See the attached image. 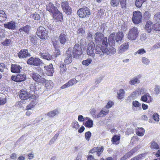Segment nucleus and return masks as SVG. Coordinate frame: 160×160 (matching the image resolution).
Returning a JSON list of instances; mask_svg holds the SVG:
<instances>
[{
    "instance_id": "f257e3e1",
    "label": "nucleus",
    "mask_w": 160,
    "mask_h": 160,
    "mask_svg": "<svg viewBox=\"0 0 160 160\" xmlns=\"http://www.w3.org/2000/svg\"><path fill=\"white\" fill-rule=\"evenodd\" d=\"M46 9L47 10L52 14L54 18L57 19H62V14L52 3H49L47 4Z\"/></svg>"
},
{
    "instance_id": "f03ea898",
    "label": "nucleus",
    "mask_w": 160,
    "mask_h": 160,
    "mask_svg": "<svg viewBox=\"0 0 160 160\" xmlns=\"http://www.w3.org/2000/svg\"><path fill=\"white\" fill-rule=\"evenodd\" d=\"M95 42L97 44H102L106 46L108 45L107 39L104 37V35L101 32H96L94 35Z\"/></svg>"
},
{
    "instance_id": "7ed1b4c3",
    "label": "nucleus",
    "mask_w": 160,
    "mask_h": 160,
    "mask_svg": "<svg viewBox=\"0 0 160 160\" xmlns=\"http://www.w3.org/2000/svg\"><path fill=\"white\" fill-rule=\"evenodd\" d=\"M77 13L80 17L82 18L88 17L91 14L90 9L86 7L78 10Z\"/></svg>"
},
{
    "instance_id": "20e7f679",
    "label": "nucleus",
    "mask_w": 160,
    "mask_h": 160,
    "mask_svg": "<svg viewBox=\"0 0 160 160\" xmlns=\"http://www.w3.org/2000/svg\"><path fill=\"white\" fill-rule=\"evenodd\" d=\"M139 31L136 27H133L129 30L128 34V38L130 40H134L136 39L138 36Z\"/></svg>"
},
{
    "instance_id": "39448f33",
    "label": "nucleus",
    "mask_w": 160,
    "mask_h": 160,
    "mask_svg": "<svg viewBox=\"0 0 160 160\" xmlns=\"http://www.w3.org/2000/svg\"><path fill=\"white\" fill-rule=\"evenodd\" d=\"M72 52L75 58H79L82 53V49L80 46L78 44H75L73 48Z\"/></svg>"
},
{
    "instance_id": "423d86ee",
    "label": "nucleus",
    "mask_w": 160,
    "mask_h": 160,
    "mask_svg": "<svg viewBox=\"0 0 160 160\" xmlns=\"http://www.w3.org/2000/svg\"><path fill=\"white\" fill-rule=\"evenodd\" d=\"M142 18L141 13L139 11H135L133 12L132 21L134 23L138 24L140 23Z\"/></svg>"
},
{
    "instance_id": "0eeeda50",
    "label": "nucleus",
    "mask_w": 160,
    "mask_h": 160,
    "mask_svg": "<svg viewBox=\"0 0 160 160\" xmlns=\"http://www.w3.org/2000/svg\"><path fill=\"white\" fill-rule=\"evenodd\" d=\"M48 34V31L42 27H40L37 29V34L42 39H44Z\"/></svg>"
},
{
    "instance_id": "6e6552de",
    "label": "nucleus",
    "mask_w": 160,
    "mask_h": 160,
    "mask_svg": "<svg viewBox=\"0 0 160 160\" xmlns=\"http://www.w3.org/2000/svg\"><path fill=\"white\" fill-rule=\"evenodd\" d=\"M71 51H72V48H69L66 51V54L65 55V58L64 59V62L66 64H68L72 62V56L71 54Z\"/></svg>"
},
{
    "instance_id": "1a4fd4ad",
    "label": "nucleus",
    "mask_w": 160,
    "mask_h": 160,
    "mask_svg": "<svg viewBox=\"0 0 160 160\" xmlns=\"http://www.w3.org/2000/svg\"><path fill=\"white\" fill-rule=\"evenodd\" d=\"M95 47V44L93 42L91 41L88 44L87 49V54L92 57H94L95 56L93 51Z\"/></svg>"
},
{
    "instance_id": "9d476101",
    "label": "nucleus",
    "mask_w": 160,
    "mask_h": 160,
    "mask_svg": "<svg viewBox=\"0 0 160 160\" xmlns=\"http://www.w3.org/2000/svg\"><path fill=\"white\" fill-rule=\"evenodd\" d=\"M30 76L34 81L41 83H43L45 81V79L42 77L39 74L32 72L30 74Z\"/></svg>"
},
{
    "instance_id": "9b49d317",
    "label": "nucleus",
    "mask_w": 160,
    "mask_h": 160,
    "mask_svg": "<svg viewBox=\"0 0 160 160\" xmlns=\"http://www.w3.org/2000/svg\"><path fill=\"white\" fill-rule=\"evenodd\" d=\"M11 78L13 81L20 82L25 81L26 79V77L25 74L20 73L16 76H12Z\"/></svg>"
},
{
    "instance_id": "f8f14e48",
    "label": "nucleus",
    "mask_w": 160,
    "mask_h": 160,
    "mask_svg": "<svg viewBox=\"0 0 160 160\" xmlns=\"http://www.w3.org/2000/svg\"><path fill=\"white\" fill-rule=\"evenodd\" d=\"M107 46V47H105L104 50L103 51L104 53H106L108 55H111L115 53L116 52L115 48L112 46L110 45L108 46V44Z\"/></svg>"
},
{
    "instance_id": "ddd939ff",
    "label": "nucleus",
    "mask_w": 160,
    "mask_h": 160,
    "mask_svg": "<svg viewBox=\"0 0 160 160\" xmlns=\"http://www.w3.org/2000/svg\"><path fill=\"white\" fill-rule=\"evenodd\" d=\"M141 77V75H138L131 78L129 81L128 83L131 85H135L140 82V79Z\"/></svg>"
},
{
    "instance_id": "4468645a",
    "label": "nucleus",
    "mask_w": 160,
    "mask_h": 160,
    "mask_svg": "<svg viewBox=\"0 0 160 160\" xmlns=\"http://www.w3.org/2000/svg\"><path fill=\"white\" fill-rule=\"evenodd\" d=\"M62 7L63 11L67 15H69L71 14L72 12L71 9L69 6L67 2H62Z\"/></svg>"
},
{
    "instance_id": "2eb2a0df",
    "label": "nucleus",
    "mask_w": 160,
    "mask_h": 160,
    "mask_svg": "<svg viewBox=\"0 0 160 160\" xmlns=\"http://www.w3.org/2000/svg\"><path fill=\"white\" fill-rule=\"evenodd\" d=\"M30 53L28 52L27 49H22L18 53V56L20 58H24L30 56Z\"/></svg>"
},
{
    "instance_id": "dca6fc26",
    "label": "nucleus",
    "mask_w": 160,
    "mask_h": 160,
    "mask_svg": "<svg viewBox=\"0 0 160 160\" xmlns=\"http://www.w3.org/2000/svg\"><path fill=\"white\" fill-rule=\"evenodd\" d=\"M105 45H103L102 44H98L96 45L95 51V52L99 55H101L104 53L103 50L104 49L105 47H107Z\"/></svg>"
},
{
    "instance_id": "f3484780",
    "label": "nucleus",
    "mask_w": 160,
    "mask_h": 160,
    "mask_svg": "<svg viewBox=\"0 0 160 160\" xmlns=\"http://www.w3.org/2000/svg\"><path fill=\"white\" fill-rule=\"evenodd\" d=\"M45 70L46 71L47 74L49 76H52L54 72L53 65L52 64L44 67Z\"/></svg>"
},
{
    "instance_id": "a211bd4d",
    "label": "nucleus",
    "mask_w": 160,
    "mask_h": 160,
    "mask_svg": "<svg viewBox=\"0 0 160 160\" xmlns=\"http://www.w3.org/2000/svg\"><path fill=\"white\" fill-rule=\"evenodd\" d=\"M78 81L75 78H72L68 82L65 83L64 85L62 86L61 88L63 89L66 88L71 86L74 84H76L77 83Z\"/></svg>"
},
{
    "instance_id": "6ab92c4d",
    "label": "nucleus",
    "mask_w": 160,
    "mask_h": 160,
    "mask_svg": "<svg viewBox=\"0 0 160 160\" xmlns=\"http://www.w3.org/2000/svg\"><path fill=\"white\" fill-rule=\"evenodd\" d=\"M129 47V44L128 43H125L121 45L119 47L118 50V52L119 53H122L125 52L128 49Z\"/></svg>"
},
{
    "instance_id": "aec40b11",
    "label": "nucleus",
    "mask_w": 160,
    "mask_h": 160,
    "mask_svg": "<svg viewBox=\"0 0 160 160\" xmlns=\"http://www.w3.org/2000/svg\"><path fill=\"white\" fill-rule=\"evenodd\" d=\"M29 94L26 91L21 90L19 93L20 98L22 100H26L29 98Z\"/></svg>"
},
{
    "instance_id": "412c9836",
    "label": "nucleus",
    "mask_w": 160,
    "mask_h": 160,
    "mask_svg": "<svg viewBox=\"0 0 160 160\" xmlns=\"http://www.w3.org/2000/svg\"><path fill=\"white\" fill-rule=\"evenodd\" d=\"M4 27L9 29L14 30L16 28L15 22L13 21L4 24Z\"/></svg>"
},
{
    "instance_id": "4be33fe9",
    "label": "nucleus",
    "mask_w": 160,
    "mask_h": 160,
    "mask_svg": "<svg viewBox=\"0 0 160 160\" xmlns=\"http://www.w3.org/2000/svg\"><path fill=\"white\" fill-rule=\"evenodd\" d=\"M22 68L21 67L17 64L12 65L11 67V71L13 73H19Z\"/></svg>"
},
{
    "instance_id": "5701e85b",
    "label": "nucleus",
    "mask_w": 160,
    "mask_h": 160,
    "mask_svg": "<svg viewBox=\"0 0 160 160\" xmlns=\"http://www.w3.org/2000/svg\"><path fill=\"white\" fill-rule=\"evenodd\" d=\"M60 112L58 109H56L49 112L47 114V116L51 118H53L56 115H57Z\"/></svg>"
},
{
    "instance_id": "b1692460",
    "label": "nucleus",
    "mask_w": 160,
    "mask_h": 160,
    "mask_svg": "<svg viewBox=\"0 0 160 160\" xmlns=\"http://www.w3.org/2000/svg\"><path fill=\"white\" fill-rule=\"evenodd\" d=\"M152 23L151 21H148L146 22V25L145 26V30L148 33H150L153 29V25H152Z\"/></svg>"
},
{
    "instance_id": "393cba45",
    "label": "nucleus",
    "mask_w": 160,
    "mask_h": 160,
    "mask_svg": "<svg viewBox=\"0 0 160 160\" xmlns=\"http://www.w3.org/2000/svg\"><path fill=\"white\" fill-rule=\"evenodd\" d=\"M123 33L122 32H118L116 36L115 39L116 42L120 43L123 37Z\"/></svg>"
},
{
    "instance_id": "a878e982",
    "label": "nucleus",
    "mask_w": 160,
    "mask_h": 160,
    "mask_svg": "<svg viewBox=\"0 0 160 160\" xmlns=\"http://www.w3.org/2000/svg\"><path fill=\"white\" fill-rule=\"evenodd\" d=\"M109 112V110L105 108H102L101 110L97 114V118H99L104 117L107 115Z\"/></svg>"
},
{
    "instance_id": "bb28decb",
    "label": "nucleus",
    "mask_w": 160,
    "mask_h": 160,
    "mask_svg": "<svg viewBox=\"0 0 160 160\" xmlns=\"http://www.w3.org/2000/svg\"><path fill=\"white\" fill-rule=\"evenodd\" d=\"M30 29V27L29 26L26 25V26L20 28L19 29L20 33L22 34H24L23 32L28 33L29 32V30Z\"/></svg>"
},
{
    "instance_id": "cd10ccee",
    "label": "nucleus",
    "mask_w": 160,
    "mask_h": 160,
    "mask_svg": "<svg viewBox=\"0 0 160 160\" xmlns=\"http://www.w3.org/2000/svg\"><path fill=\"white\" fill-rule=\"evenodd\" d=\"M39 55L43 59L49 60H51L52 58L51 55L47 53H39Z\"/></svg>"
},
{
    "instance_id": "c85d7f7f",
    "label": "nucleus",
    "mask_w": 160,
    "mask_h": 160,
    "mask_svg": "<svg viewBox=\"0 0 160 160\" xmlns=\"http://www.w3.org/2000/svg\"><path fill=\"white\" fill-rule=\"evenodd\" d=\"M44 82L45 83V87L48 90L52 89L53 87V83L52 81L46 80L45 79V81Z\"/></svg>"
},
{
    "instance_id": "c756f323",
    "label": "nucleus",
    "mask_w": 160,
    "mask_h": 160,
    "mask_svg": "<svg viewBox=\"0 0 160 160\" xmlns=\"http://www.w3.org/2000/svg\"><path fill=\"white\" fill-rule=\"evenodd\" d=\"M135 132L137 135L138 136L142 137L144 134L145 130L142 128H137L136 129Z\"/></svg>"
},
{
    "instance_id": "7c9ffc66",
    "label": "nucleus",
    "mask_w": 160,
    "mask_h": 160,
    "mask_svg": "<svg viewBox=\"0 0 160 160\" xmlns=\"http://www.w3.org/2000/svg\"><path fill=\"white\" fill-rule=\"evenodd\" d=\"M38 102V101H31V102L26 107V109L27 110L31 109L33 108Z\"/></svg>"
},
{
    "instance_id": "2f4dec72",
    "label": "nucleus",
    "mask_w": 160,
    "mask_h": 160,
    "mask_svg": "<svg viewBox=\"0 0 160 160\" xmlns=\"http://www.w3.org/2000/svg\"><path fill=\"white\" fill-rule=\"evenodd\" d=\"M44 64L42 61L38 58H34L33 65L39 66Z\"/></svg>"
},
{
    "instance_id": "473e14b6",
    "label": "nucleus",
    "mask_w": 160,
    "mask_h": 160,
    "mask_svg": "<svg viewBox=\"0 0 160 160\" xmlns=\"http://www.w3.org/2000/svg\"><path fill=\"white\" fill-rule=\"evenodd\" d=\"M150 148L152 150H155L159 149V146L156 142L152 141L150 142Z\"/></svg>"
},
{
    "instance_id": "72a5a7b5",
    "label": "nucleus",
    "mask_w": 160,
    "mask_h": 160,
    "mask_svg": "<svg viewBox=\"0 0 160 160\" xmlns=\"http://www.w3.org/2000/svg\"><path fill=\"white\" fill-rule=\"evenodd\" d=\"M120 139V136L114 135L112 139V141L113 144L117 145L119 143Z\"/></svg>"
},
{
    "instance_id": "f704fd0d",
    "label": "nucleus",
    "mask_w": 160,
    "mask_h": 160,
    "mask_svg": "<svg viewBox=\"0 0 160 160\" xmlns=\"http://www.w3.org/2000/svg\"><path fill=\"white\" fill-rule=\"evenodd\" d=\"M6 15L4 12L2 10L0 11V21L2 22L6 20Z\"/></svg>"
},
{
    "instance_id": "c9c22d12",
    "label": "nucleus",
    "mask_w": 160,
    "mask_h": 160,
    "mask_svg": "<svg viewBox=\"0 0 160 160\" xmlns=\"http://www.w3.org/2000/svg\"><path fill=\"white\" fill-rule=\"evenodd\" d=\"M59 40L61 43H65L66 41V35L64 33L61 34L59 36Z\"/></svg>"
},
{
    "instance_id": "e433bc0d",
    "label": "nucleus",
    "mask_w": 160,
    "mask_h": 160,
    "mask_svg": "<svg viewBox=\"0 0 160 160\" xmlns=\"http://www.w3.org/2000/svg\"><path fill=\"white\" fill-rule=\"evenodd\" d=\"M125 91L123 89H120L117 92L118 97V98L121 99L124 96Z\"/></svg>"
},
{
    "instance_id": "4c0bfd02",
    "label": "nucleus",
    "mask_w": 160,
    "mask_h": 160,
    "mask_svg": "<svg viewBox=\"0 0 160 160\" xmlns=\"http://www.w3.org/2000/svg\"><path fill=\"white\" fill-rule=\"evenodd\" d=\"M160 93V86L158 85L155 86L154 88V93L158 95Z\"/></svg>"
},
{
    "instance_id": "58836bf2",
    "label": "nucleus",
    "mask_w": 160,
    "mask_h": 160,
    "mask_svg": "<svg viewBox=\"0 0 160 160\" xmlns=\"http://www.w3.org/2000/svg\"><path fill=\"white\" fill-rule=\"evenodd\" d=\"M146 0H136L135 2V5L138 8L140 7L142 4Z\"/></svg>"
},
{
    "instance_id": "ea45409f",
    "label": "nucleus",
    "mask_w": 160,
    "mask_h": 160,
    "mask_svg": "<svg viewBox=\"0 0 160 160\" xmlns=\"http://www.w3.org/2000/svg\"><path fill=\"white\" fill-rule=\"evenodd\" d=\"M93 124V121L92 120H89L85 123V126L88 128H91L92 127Z\"/></svg>"
},
{
    "instance_id": "a19ab883",
    "label": "nucleus",
    "mask_w": 160,
    "mask_h": 160,
    "mask_svg": "<svg viewBox=\"0 0 160 160\" xmlns=\"http://www.w3.org/2000/svg\"><path fill=\"white\" fill-rule=\"evenodd\" d=\"M111 5L112 7H117L119 4L118 0H111Z\"/></svg>"
},
{
    "instance_id": "79ce46f5",
    "label": "nucleus",
    "mask_w": 160,
    "mask_h": 160,
    "mask_svg": "<svg viewBox=\"0 0 160 160\" xmlns=\"http://www.w3.org/2000/svg\"><path fill=\"white\" fill-rule=\"evenodd\" d=\"M137 150L136 148H133L129 152L126 154V155L128 158L131 157L135 152Z\"/></svg>"
},
{
    "instance_id": "37998d69",
    "label": "nucleus",
    "mask_w": 160,
    "mask_h": 160,
    "mask_svg": "<svg viewBox=\"0 0 160 160\" xmlns=\"http://www.w3.org/2000/svg\"><path fill=\"white\" fill-rule=\"evenodd\" d=\"M132 108L133 109H135V108H138L141 106V104L137 101H134L132 103Z\"/></svg>"
},
{
    "instance_id": "c03bdc74",
    "label": "nucleus",
    "mask_w": 160,
    "mask_h": 160,
    "mask_svg": "<svg viewBox=\"0 0 160 160\" xmlns=\"http://www.w3.org/2000/svg\"><path fill=\"white\" fill-rule=\"evenodd\" d=\"M144 156V154H139L133 158H132L130 160H141Z\"/></svg>"
},
{
    "instance_id": "a18cd8bd",
    "label": "nucleus",
    "mask_w": 160,
    "mask_h": 160,
    "mask_svg": "<svg viewBox=\"0 0 160 160\" xmlns=\"http://www.w3.org/2000/svg\"><path fill=\"white\" fill-rule=\"evenodd\" d=\"M153 30L156 31H160V24L158 23L153 25Z\"/></svg>"
},
{
    "instance_id": "49530a36",
    "label": "nucleus",
    "mask_w": 160,
    "mask_h": 160,
    "mask_svg": "<svg viewBox=\"0 0 160 160\" xmlns=\"http://www.w3.org/2000/svg\"><path fill=\"white\" fill-rule=\"evenodd\" d=\"M60 71L61 73L65 72L66 70L65 65L63 63H61L60 64Z\"/></svg>"
},
{
    "instance_id": "de8ad7c7",
    "label": "nucleus",
    "mask_w": 160,
    "mask_h": 160,
    "mask_svg": "<svg viewBox=\"0 0 160 160\" xmlns=\"http://www.w3.org/2000/svg\"><path fill=\"white\" fill-rule=\"evenodd\" d=\"M121 7L123 9H125L126 6V0H118Z\"/></svg>"
},
{
    "instance_id": "09e8293b",
    "label": "nucleus",
    "mask_w": 160,
    "mask_h": 160,
    "mask_svg": "<svg viewBox=\"0 0 160 160\" xmlns=\"http://www.w3.org/2000/svg\"><path fill=\"white\" fill-rule=\"evenodd\" d=\"M136 92L138 93V94L139 95H140L142 93H143L145 92L144 88H138L136 89Z\"/></svg>"
},
{
    "instance_id": "8fccbe9b",
    "label": "nucleus",
    "mask_w": 160,
    "mask_h": 160,
    "mask_svg": "<svg viewBox=\"0 0 160 160\" xmlns=\"http://www.w3.org/2000/svg\"><path fill=\"white\" fill-rule=\"evenodd\" d=\"M138 93L136 92V90H135L133 91L128 97V98L130 99H132L133 98H134L135 97L138 96Z\"/></svg>"
},
{
    "instance_id": "3c124183",
    "label": "nucleus",
    "mask_w": 160,
    "mask_h": 160,
    "mask_svg": "<svg viewBox=\"0 0 160 160\" xmlns=\"http://www.w3.org/2000/svg\"><path fill=\"white\" fill-rule=\"evenodd\" d=\"M92 62V60L91 59H88L82 61V63L83 65L88 66Z\"/></svg>"
},
{
    "instance_id": "603ef678",
    "label": "nucleus",
    "mask_w": 160,
    "mask_h": 160,
    "mask_svg": "<svg viewBox=\"0 0 160 160\" xmlns=\"http://www.w3.org/2000/svg\"><path fill=\"white\" fill-rule=\"evenodd\" d=\"M115 33L114 32L111 34L109 36L108 38L109 42H112L115 41L114 40Z\"/></svg>"
},
{
    "instance_id": "864d4df0",
    "label": "nucleus",
    "mask_w": 160,
    "mask_h": 160,
    "mask_svg": "<svg viewBox=\"0 0 160 160\" xmlns=\"http://www.w3.org/2000/svg\"><path fill=\"white\" fill-rule=\"evenodd\" d=\"M58 135L59 134H56L54 135V137L53 138H52L50 140V141L49 142V144L50 145L53 144L55 142V141L57 139Z\"/></svg>"
},
{
    "instance_id": "5fc2aeb1",
    "label": "nucleus",
    "mask_w": 160,
    "mask_h": 160,
    "mask_svg": "<svg viewBox=\"0 0 160 160\" xmlns=\"http://www.w3.org/2000/svg\"><path fill=\"white\" fill-rule=\"evenodd\" d=\"M31 41L34 44H36L37 42L38 39L35 37L34 36H31L30 37Z\"/></svg>"
},
{
    "instance_id": "6e6d98bb",
    "label": "nucleus",
    "mask_w": 160,
    "mask_h": 160,
    "mask_svg": "<svg viewBox=\"0 0 160 160\" xmlns=\"http://www.w3.org/2000/svg\"><path fill=\"white\" fill-rule=\"evenodd\" d=\"M154 19L157 22H160V12H157L155 14Z\"/></svg>"
},
{
    "instance_id": "4d7b16f0",
    "label": "nucleus",
    "mask_w": 160,
    "mask_h": 160,
    "mask_svg": "<svg viewBox=\"0 0 160 160\" xmlns=\"http://www.w3.org/2000/svg\"><path fill=\"white\" fill-rule=\"evenodd\" d=\"M77 32L80 35L82 36L84 34L85 31L83 28H79L78 29Z\"/></svg>"
},
{
    "instance_id": "13d9d810",
    "label": "nucleus",
    "mask_w": 160,
    "mask_h": 160,
    "mask_svg": "<svg viewBox=\"0 0 160 160\" xmlns=\"http://www.w3.org/2000/svg\"><path fill=\"white\" fill-rule=\"evenodd\" d=\"M97 148V155L98 156H100V154H101V153L103 151V148L102 147H97L96 148Z\"/></svg>"
},
{
    "instance_id": "bf43d9fd",
    "label": "nucleus",
    "mask_w": 160,
    "mask_h": 160,
    "mask_svg": "<svg viewBox=\"0 0 160 160\" xmlns=\"http://www.w3.org/2000/svg\"><path fill=\"white\" fill-rule=\"evenodd\" d=\"M72 126L73 128L75 129H78L79 127L78 122L77 121H74L72 123Z\"/></svg>"
},
{
    "instance_id": "052dcab7",
    "label": "nucleus",
    "mask_w": 160,
    "mask_h": 160,
    "mask_svg": "<svg viewBox=\"0 0 160 160\" xmlns=\"http://www.w3.org/2000/svg\"><path fill=\"white\" fill-rule=\"evenodd\" d=\"M142 63L146 65L148 64L150 62L149 60L145 57H143L142 58Z\"/></svg>"
},
{
    "instance_id": "680f3d73",
    "label": "nucleus",
    "mask_w": 160,
    "mask_h": 160,
    "mask_svg": "<svg viewBox=\"0 0 160 160\" xmlns=\"http://www.w3.org/2000/svg\"><path fill=\"white\" fill-rule=\"evenodd\" d=\"M85 135L86 139L88 141L91 136V133L89 131L85 133Z\"/></svg>"
},
{
    "instance_id": "e2e57ef3",
    "label": "nucleus",
    "mask_w": 160,
    "mask_h": 160,
    "mask_svg": "<svg viewBox=\"0 0 160 160\" xmlns=\"http://www.w3.org/2000/svg\"><path fill=\"white\" fill-rule=\"evenodd\" d=\"M34 58L31 57L29 58L27 61V63L30 65H32L33 64V62Z\"/></svg>"
},
{
    "instance_id": "0e129e2a",
    "label": "nucleus",
    "mask_w": 160,
    "mask_h": 160,
    "mask_svg": "<svg viewBox=\"0 0 160 160\" xmlns=\"http://www.w3.org/2000/svg\"><path fill=\"white\" fill-rule=\"evenodd\" d=\"M160 48V40H159L158 42L152 46V48L153 49H156Z\"/></svg>"
},
{
    "instance_id": "69168bd1",
    "label": "nucleus",
    "mask_w": 160,
    "mask_h": 160,
    "mask_svg": "<svg viewBox=\"0 0 160 160\" xmlns=\"http://www.w3.org/2000/svg\"><path fill=\"white\" fill-rule=\"evenodd\" d=\"M32 17L35 20H38L40 18V15L36 12L32 15Z\"/></svg>"
},
{
    "instance_id": "338daca9",
    "label": "nucleus",
    "mask_w": 160,
    "mask_h": 160,
    "mask_svg": "<svg viewBox=\"0 0 160 160\" xmlns=\"http://www.w3.org/2000/svg\"><path fill=\"white\" fill-rule=\"evenodd\" d=\"M10 42L11 41L10 40L6 39L4 41L2 42V43L4 46H8L10 44Z\"/></svg>"
},
{
    "instance_id": "774afa93",
    "label": "nucleus",
    "mask_w": 160,
    "mask_h": 160,
    "mask_svg": "<svg viewBox=\"0 0 160 160\" xmlns=\"http://www.w3.org/2000/svg\"><path fill=\"white\" fill-rule=\"evenodd\" d=\"M144 16L146 19L148 20L150 17V14L148 12L146 11L144 13Z\"/></svg>"
}]
</instances>
